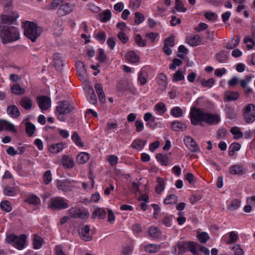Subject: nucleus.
I'll list each match as a JSON object with an SVG mask.
<instances>
[{
	"instance_id": "obj_1",
	"label": "nucleus",
	"mask_w": 255,
	"mask_h": 255,
	"mask_svg": "<svg viewBox=\"0 0 255 255\" xmlns=\"http://www.w3.org/2000/svg\"><path fill=\"white\" fill-rule=\"evenodd\" d=\"M13 15H3L1 17L0 36L3 44L17 40L20 38L17 28L11 25L18 15L15 12L13 13Z\"/></svg>"
},
{
	"instance_id": "obj_2",
	"label": "nucleus",
	"mask_w": 255,
	"mask_h": 255,
	"mask_svg": "<svg viewBox=\"0 0 255 255\" xmlns=\"http://www.w3.org/2000/svg\"><path fill=\"white\" fill-rule=\"evenodd\" d=\"M190 117L192 125H201L202 122L214 125L218 124L221 120L220 116L218 114H211L196 108L191 109Z\"/></svg>"
},
{
	"instance_id": "obj_3",
	"label": "nucleus",
	"mask_w": 255,
	"mask_h": 255,
	"mask_svg": "<svg viewBox=\"0 0 255 255\" xmlns=\"http://www.w3.org/2000/svg\"><path fill=\"white\" fill-rule=\"evenodd\" d=\"M74 110L75 106L73 103L67 101H61L57 103L55 113L59 121L64 122L67 116Z\"/></svg>"
},
{
	"instance_id": "obj_4",
	"label": "nucleus",
	"mask_w": 255,
	"mask_h": 255,
	"mask_svg": "<svg viewBox=\"0 0 255 255\" xmlns=\"http://www.w3.org/2000/svg\"><path fill=\"white\" fill-rule=\"evenodd\" d=\"M197 243L196 242L180 241L173 247L172 253L173 254L182 255L187 251H190L194 255H197Z\"/></svg>"
},
{
	"instance_id": "obj_5",
	"label": "nucleus",
	"mask_w": 255,
	"mask_h": 255,
	"mask_svg": "<svg viewBox=\"0 0 255 255\" xmlns=\"http://www.w3.org/2000/svg\"><path fill=\"white\" fill-rule=\"evenodd\" d=\"M24 34L32 42H34L41 35L42 29L33 22L26 21L23 25Z\"/></svg>"
},
{
	"instance_id": "obj_6",
	"label": "nucleus",
	"mask_w": 255,
	"mask_h": 255,
	"mask_svg": "<svg viewBox=\"0 0 255 255\" xmlns=\"http://www.w3.org/2000/svg\"><path fill=\"white\" fill-rule=\"evenodd\" d=\"M26 236L22 234L19 236L14 234H9L6 236L5 242L19 250L23 249L26 245Z\"/></svg>"
},
{
	"instance_id": "obj_7",
	"label": "nucleus",
	"mask_w": 255,
	"mask_h": 255,
	"mask_svg": "<svg viewBox=\"0 0 255 255\" xmlns=\"http://www.w3.org/2000/svg\"><path fill=\"white\" fill-rule=\"evenodd\" d=\"M84 81L83 90L87 99L90 104L96 105L97 103V98L94 89L88 80H85Z\"/></svg>"
},
{
	"instance_id": "obj_8",
	"label": "nucleus",
	"mask_w": 255,
	"mask_h": 255,
	"mask_svg": "<svg viewBox=\"0 0 255 255\" xmlns=\"http://www.w3.org/2000/svg\"><path fill=\"white\" fill-rule=\"evenodd\" d=\"M50 207L53 210H62L68 207L67 200L60 197H53L50 200Z\"/></svg>"
},
{
	"instance_id": "obj_9",
	"label": "nucleus",
	"mask_w": 255,
	"mask_h": 255,
	"mask_svg": "<svg viewBox=\"0 0 255 255\" xmlns=\"http://www.w3.org/2000/svg\"><path fill=\"white\" fill-rule=\"evenodd\" d=\"M243 117L247 123H252L255 121V106L249 104L243 110Z\"/></svg>"
},
{
	"instance_id": "obj_10",
	"label": "nucleus",
	"mask_w": 255,
	"mask_h": 255,
	"mask_svg": "<svg viewBox=\"0 0 255 255\" xmlns=\"http://www.w3.org/2000/svg\"><path fill=\"white\" fill-rule=\"evenodd\" d=\"M75 182L73 180H58L56 183V187L59 190L67 192L72 190L75 187Z\"/></svg>"
},
{
	"instance_id": "obj_11",
	"label": "nucleus",
	"mask_w": 255,
	"mask_h": 255,
	"mask_svg": "<svg viewBox=\"0 0 255 255\" xmlns=\"http://www.w3.org/2000/svg\"><path fill=\"white\" fill-rule=\"evenodd\" d=\"M36 100L38 107L41 111H46L51 107V101L47 96H38L36 98Z\"/></svg>"
},
{
	"instance_id": "obj_12",
	"label": "nucleus",
	"mask_w": 255,
	"mask_h": 255,
	"mask_svg": "<svg viewBox=\"0 0 255 255\" xmlns=\"http://www.w3.org/2000/svg\"><path fill=\"white\" fill-rule=\"evenodd\" d=\"M184 141L189 148V149L193 152H199L200 148L197 145L196 141L190 136H187L184 138Z\"/></svg>"
},
{
	"instance_id": "obj_13",
	"label": "nucleus",
	"mask_w": 255,
	"mask_h": 255,
	"mask_svg": "<svg viewBox=\"0 0 255 255\" xmlns=\"http://www.w3.org/2000/svg\"><path fill=\"white\" fill-rule=\"evenodd\" d=\"M73 10V6L71 4L67 2L61 3L57 11V14L60 16H63L69 13Z\"/></svg>"
},
{
	"instance_id": "obj_14",
	"label": "nucleus",
	"mask_w": 255,
	"mask_h": 255,
	"mask_svg": "<svg viewBox=\"0 0 255 255\" xmlns=\"http://www.w3.org/2000/svg\"><path fill=\"white\" fill-rule=\"evenodd\" d=\"M19 104L22 108L27 111L30 110L34 105L32 100L26 96L21 98Z\"/></svg>"
},
{
	"instance_id": "obj_15",
	"label": "nucleus",
	"mask_w": 255,
	"mask_h": 255,
	"mask_svg": "<svg viewBox=\"0 0 255 255\" xmlns=\"http://www.w3.org/2000/svg\"><path fill=\"white\" fill-rule=\"evenodd\" d=\"M81 239L85 242H89L92 240V235L89 225H86L82 229Z\"/></svg>"
},
{
	"instance_id": "obj_16",
	"label": "nucleus",
	"mask_w": 255,
	"mask_h": 255,
	"mask_svg": "<svg viewBox=\"0 0 255 255\" xmlns=\"http://www.w3.org/2000/svg\"><path fill=\"white\" fill-rule=\"evenodd\" d=\"M158 84L161 92L164 91L167 87V77L164 73H160L158 76Z\"/></svg>"
},
{
	"instance_id": "obj_17",
	"label": "nucleus",
	"mask_w": 255,
	"mask_h": 255,
	"mask_svg": "<svg viewBox=\"0 0 255 255\" xmlns=\"http://www.w3.org/2000/svg\"><path fill=\"white\" fill-rule=\"evenodd\" d=\"M1 130H9L14 132H16L14 126L12 124L7 121L0 119V131Z\"/></svg>"
},
{
	"instance_id": "obj_18",
	"label": "nucleus",
	"mask_w": 255,
	"mask_h": 255,
	"mask_svg": "<svg viewBox=\"0 0 255 255\" xmlns=\"http://www.w3.org/2000/svg\"><path fill=\"white\" fill-rule=\"evenodd\" d=\"M229 172L232 175H242L245 172V169L241 165L236 164L231 166L229 169Z\"/></svg>"
},
{
	"instance_id": "obj_19",
	"label": "nucleus",
	"mask_w": 255,
	"mask_h": 255,
	"mask_svg": "<svg viewBox=\"0 0 255 255\" xmlns=\"http://www.w3.org/2000/svg\"><path fill=\"white\" fill-rule=\"evenodd\" d=\"M94 87L100 102L102 103H104L106 101V97L103 91V85L100 83H97L95 84Z\"/></svg>"
},
{
	"instance_id": "obj_20",
	"label": "nucleus",
	"mask_w": 255,
	"mask_h": 255,
	"mask_svg": "<svg viewBox=\"0 0 255 255\" xmlns=\"http://www.w3.org/2000/svg\"><path fill=\"white\" fill-rule=\"evenodd\" d=\"M7 114L12 118H17L20 115L19 109L15 105H10L7 107Z\"/></svg>"
},
{
	"instance_id": "obj_21",
	"label": "nucleus",
	"mask_w": 255,
	"mask_h": 255,
	"mask_svg": "<svg viewBox=\"0 0 255 255\" xmlns=\"http://www.w3.org/2000/svg\"><path fill=\"white\" fill-rule=\"evenodd\" d=\"M187 43L191 46L199 45L201 42V38L199 35H196L186 38Z\"/></svg>"
},
{
	"instance_id": "obj_22",
	"label": "nucleus",
	"mask_w": 255,
	"mask_h": 255,
	"mask_svg": "<svg viewBox=\"0 0 255 255\" xmlns=\"http://www.w3.org/2000/svg\"><path fill=\"white\" fill-rule=\"evenodd\" d=\"M65 145V142H60L56 144H53L50 146L49 150L51 153H57L62 151Z\"/></svg>"
},
{
	"instance_id": "obj_23",
	"label": "nucleus",
	"mask_w": 255,
	"mask_h": 255,
	"mask_svg": "<svg viewBox=\"0 0 255 255\" xmlns=\"http://www.w3.org/2000/svg\"><path fill=\"white\" fill-rule=\"evenodd\" d=\"M146 143V140H143L140 139H136L133 140L131 144L132 148L140 150L143 148Z\"/></svg>"
},
{
	"instance_id": "obj_24",
	"label": "nucleus",
	"mask_w": 255,
	"mask_h": 255,
	"mask_svg": "<svg viewBox=\"0 0 255 255\" xmlns=\"http://www.w3.org/2000/svg\"><path fill=\"white\" fill-rule=\"evenodd\" d=\"M126 60L131 63H135L139 61V56L132 51H129L126 55Z\"/></svg>"
},
{
	"instance_id": "obj_25",
	"label": "nucleus",
	"mask_w": 255,
	"mask_h": 255,
	"mask_svg": "<svg viewBox=\"0 0 255 255\" xmlns=\"http://www.w3.org/2000/svg\"><path fill=\"white\" fill-rule=\"evenodd\" d=\"M161 249L160 245L150 244L144 247V250L149 254H154L158 252Z\"/></svg>"
},
{
	"instance_id": "obj_26",
	"label": "nucleus",
	"mask_w": 255,
	"mask_h": 255,
	"mask_svg": "<svg viewBox=\"0 0 255 255\" xmlns=\"http://www.w3.org/2000/svg\"><path fill=\"white\" fill-rule=\"evenodd\" d=\"M187 125L185 123L179 121H175L172 123L171 128L176 131H180L185 129Z\"/></svg>"
},
{
	"instance_id": "obj_27",
	"label": "nucleus",
	"mask_w": 255,
	"mask_h": 255,
	"mask_svg": "<svg viewBox=\"0 0 255 255\" xmlns=\"http://www.w3.org/2000/svg\"><path fill=\"white\" fill-rule=\"evenodd\" d=\"M53 60L54 62L55 67L59 70L61 67L63 65V58L59 53H55L53 55Z\"/></svg>"
},
{
	"instance_id": "obj_28",
	"label": "nucleus",
	"mask_w": 255,
	"mask_h": 255,
	"mask_svg": "<svg viewBox=\"0 0 255 255\" xmlns=\"http://www.w3.org/2000/svg\"><path fill=\"white\" fill-rule=\"evenodd\" d=\"M107 215L105 209L103 208H97L92 213V218L95 219L98 217L99 219H104Z\"/></svg>"
},
{
	"instance_id": "obj_29",
	"label": "nucleus",
	"mask_w": 255,
	"mask_h": 255,
	"mask_svg": "<svg viewBox=\"0 0 255 255\" xmlns=\"http://www.w3.org/2000/svg\"><path fill=\"white\" fill-rule=\"evenodd\" d=\"M225 97L228 101L237 100L239 98V93L238 92L227 91L225 93Z\"/></svg>"
},
{
	"instance_id": "obj_30",
	"label": "nucleus",
	"mask_w": 255,
	"mask_h": 255,
	"mask_svg": "<svg viewBox=\"0 0 255 255\" xmlns=\"http://www.w3.org/2000/svg\"><path fill=\"white\" fill-rule=\"evenodd\" d=\"M148 233L151 238L157 239L161 236V233L157 227L152 226L149 228Z\"/></svg>"
},
{
	"instance_id": "obj_31",
	"label": "nucleus",
	"mask_w": 255,
	"mask_h": 255,
	"mask_svg": "<svg viewBox=\"0 0 255 255\" xmlns=\"http://www.w3.org/2000/svg\"><path fill=\"white\" fill-rule=\"evenodd\" d=\"M112 14L109 9H106L99 14L100 20L102 22L108 21L111 18Z\"/></svg>"
},
{
	"instance_id": "obj_32",
	"label": "nucleus",
	"mask_w": 255,
	"mask_h": 255,
	"mask_svg": "<svg viewBox=\"0 0 255 255\" xmlns=\"http://www.w3.org/2000/svg\"><path fill=\"white\" fill-rule=\"evenodd\" d=\"M63 166L67 168H71L74 166V161L72 158L64 156L62 159Z\"/></svg>"
},
{
	"instance_id": "obj_33",
	"label": "nucleus",
	"mask_w": 255,
	"mask_h": 255,
	"mask_svg": "<svg viewBox=\"0 0 255 255\" xmlns=\"http://www.w3.org/2000/svg\"><path fill=\"white\" fill-rule=\"evenodd\" d=\"M154 110L159 115H163L166 111L165 105L162 102H158L154 106Z\"/></svg>"
},
{
	"instance_id": "obj_34",
	"label": "nucleus",
	"mask_w": 255,
	"mask_h": 255,
	"mask_svg": "<svg viewBox=\"0 0 255 255\" xmlns=\"http://www.w3.org/2000/svg\"><path fill=\"white\" fill-rule=\"evenodd\" d=\"M69 217L76 219L80 218V208L78 207H72L68 211Z\"/></svg>"
},
{
	"instance_id": "obj_35",
	"label": "nucleus",
	"mask_w": 255,
	"mask_h": 255,
	"mask_svg": "<svg viewBox=\"0 0 255 255\" xmlns=\"http://www.w3.org/2000/svg\"><path fill=\"white\" fill-rule=\"evenodd\" d=\"M3 194L9 196H13L17 194L15 188L9 186H6L3 188Z\"/></svg>"
},
{
	"instance_id": "obj_36",
	"label": "nucleus",
	"mask_w": 255,
	"mask_h": 255,
	"mask_svg": "<svg viewBox=\"0 0 255 255\" xmlns=\"http://www.w3.org/2000/svg\"><path fill=\"white\" fill-rule=\"evenodd\" d=\"M156 158L162 165H167L168 163V156L167 154H162L157 153L156 155Z\"/></svg>"
},
{
	"instance_id": "obj_37",
	"label": "nucleus",
	"mask_w": 255,
	"mask_h": 255,
	"mask_svg": "<svg viewBox=\"0 0 255 255\" xmlns=\"http://www.w3.org/2000/svg\"><path fill=\"white\" fill-rule=\"evenodd\" d=\"M147 78L148 74L147 71L143 70H141L138 76V80L139 81L140 84L141 85L145 84L147 82Z\"/></svg>"
},
{
	"instance_id": "obj_38",
	"label": "nucleus",
	"mask_w": 255,
	"mask_h": 255,
	"mask_svg": "<svg viewBox=\"0 0 255 255\" xmlns=\"http://www.w3.org/2000/svg\"><path fill=\"white\" fill-rule=\"evenodd\" d=\"M157 183V184L155 188V191L157 194H160L164 190V181L163 178L158 177Z\"/></svg>"
},
{
	"instance_id": "obj_39",
	"label": "nucleus",
	"mask_w": 255,
	"mask_h": 255,
	"mask_svg": "<svg viewBox=\"0 0 255 255\" xmlns=\"http://www.w3.org/2000/svg\"><path fill=\"white\" fill-rule=\"evenodd\" d=\"M43 239L38 235H35L33 241V248L35 249H39L41 248Z\"/></svg>"
},
{
	"instance_id": "obj_40",
	"label": "nucleus",
	"mask_w": 255,
	"mask_h": 255,
	"mask_svg": "<svg viewBox=\"0 0 255 255\" xmlns=\"http://www.w3.org/2000/svg\"><path fill=\"white\" fill-rule=\"evenodd\" d=\"M12 92L17 95H21L25 93V90L21 88L19 84H15L11 87Z\"/></svg>"
},
{
	"instance_id": "obj_41",
	"label": "nucleus",
	"mask_w": 255,
	"mask_h": 255,
	"mask_svg": "<svg viewBox=\"0 0 255 255\" xmlns=\"http://www.w3.org/2000/svg\"><path fill=\"white\" fill-rule=\"evenodd\" d=\"M244 42L247 44V48L249 50L253 49L255 46V39L250 36L245 37Z\"/></svg>"
},
{
	"instance_id": "obj_42",
	"label": "nucleus",
	"mask_w": 255,
	"mask_h": 255,
	"mask_svg": "<svg viewBox=\"0 0 255 255\" xmlns=\"http://www.w3.org/2000/svg\"><path fill=\"white\" fill-rule=\"evenodd\" d=\"M25 202L29 204L38 205L40 202V199L38 197L34 195H32L28 196L25 200Z\"/></svg>"
},
{
	"instance_id": "obj_43",
	"label": "nucleus",
	"mask_w": 255,
	"mask_h": 255,
	"mask_svg": "<svg viewBox=\"0 0 255 255\" xmlns=\"http://www.w3.org/2000/svg\"><path fill=\"white\" fill-rule=\"evenodd\" d=\"M35 130V126L30 122H27L26 124L25 131L27 134L29 136H31L33 135Z\"/></svg>"
},
{
	"instance_id": "obj_44",
	"label": "nucleus",
	"mask_w": 255,
	"mask_h": 255,
	"mask_svg": "<svg viewBox=\"0 0 255 255\" xmlns=\"http://www.w3.org/2000/svg\"><path fill=\"white\" fill-rule=\"evenodd\" d=\"M231 132L234 135L235 139H239L243 136V133L241 131L238 127H233L230 130Z\"/></svg>"
},
{
	"instance_id": "obj_45",
	"label": "nucleus",
	"mask_w": 255,
	"mask_h": 255,
	"mask_svg": "<svg viewBox=\"0 0 255 255\" xmlns=\"http://www.w3.org/2000/svg\"><path fill=\"white\" fill-rule=\"evenodd\" d=\"M177 202V197L174 194H170L166 197L164 200L165 204H175Z\"/></svg>"
},
{
	"instance_id": "obj_46",
	"label": "nucleus",
	"mask_w": 255,
	"mask_h": 255,
	"mask_svg": "<svg viewBox=\"0 0 255 255\" xmlns=\"http://www.w3.org/2000/svg\"><path fill=\"white\" fill-rule=\"evenodd\" d=\"M54 34L56 36H59L63 31V27L61 26V24L60 23L59 21L56 22L54 23L53 26Z\"/></svg>"
},
{
	"instance_id": "obj_47",
	"label": "nucleus",
	"mask_w": 255,
	"mask_h": 255,
	"mask_svg": "<svg viewBox=\"0 0 255 255\" xmlns=\"http://www.w3.org/2000/svg\"><path fill=\"white\" fill-rule=\"evenodd\" d=\"M171 115L175 118H179L182 116L183 112L179 107H175L171 110Z\"/></svg>"
},
{
	"instance_id": "obj_48",
	"label": "nucleus",
	"mask_w": 255,
	"mask_h": 255,
	"mask_svg": "<svg viewBox=\"0 0 255 255\" xmlns=\"http://www.w3.org/2000/svg\"><path fill=\"white\" fill-rule=\"evenodd\" d=\"M175 8L179 12H185L187 10V8L184 6L183 3L180 0H175Z\"/></svg>"
},
{
	"instance_id": "obj_49",
	"label": "nucleus",
	"mask_w": 255,
	"mask_h": 255,
	"mask_svg": "<svg viewBox=\"0 0 255 255\" xmlns=\"http://www.w3.org/2000/svg\"><path fill=\"white\" fill-rule=\"evenodd\" d=\"M12 2L11 1H9L6 4V5H5V6L4 7V10L5 12H7V14H3V15L13 16L14 12L17 13L16 11H13L12 10ZM3 16V15H2L1 16Z\"/></svg>"
},
{
	"instance_id": "obj_50",
	"label": "nucleus",
	"mask_w": 255,
	"mask_h": 255,
	"mask_svg": "<svg viewBox=\"0 0 255 255\" xmlns=\"http://www.w3.org/2000/svg\"><path fill=\"white\" fill-rule=\"evenodd\" d=\"M239 239L238 235L235 231H232L229 233V239L227 241V244H231L236 242Z\"/></svg>"
},
{
	"instance_id": "obj_51",
	"label": "nucleus",
	"mask_w": 255,
	"mask_h": 255,
	"mask_svg": "<svg viewBox=\"0 0 255 255\" xmlns=\"http://www.w3.org/2000/svg\"><path fill=\"white\" fill-rule=\"evenodd\" d=\"M197 239L200 243L205 244L209 240V236L207 233L202 232L197 235Z\"/></svg>"
},
{
	"instance_id": "obj_52",
	"label": "nucleus",
	"mask_w": 255,
	"mask_h": 255,
	"mask_svg": "<svg viewBox=\"0 0 255 255\" xmlns=\"http://www.w3.org/2000/svg\"><path fill=\"white\" fill-rule=\"evenodd\" d=\"M200 82L203 87L211 88L215 83V80L214 78H210L208 80L202 79Z\"/></svg>"
},
{
	"instance_id": "obj_53",
	"label": "nucleus",
	"mask_w": 255,
	"mask_h": 255,
	"mask_svg": "<svg viewBox=\"0 0 255 255\" xmlns=\"http://www.w3.org/2000/svg\"><path fill=\"white\" fill-rule=\"evenodd\" d=\"M0 207L2 210L6 212L11 211L12 209L10 203L7 201H1L0 203Z\"/></svg>"
},
{
	"instance_id": "obj_54",
	"label": "nucleus",
	"mask_w": 255,
	"mask_h": 255,
	"mask_svg": "<svg viewBox=\"0 0 255 255\" xmlns=\"http://www.w3.org/2000/svg\"><path fill=\"white\" fill-rule=\"evenodd\" d=\"M184 78V76L182 72L180 71H178L173 75L172 81L173 82H176L183 80Z\"/></svg>"
},
{
	"instance_id": "obj_55",
	"label": "nucleus",
	"mask_w": 255,
	"mask_h": 255,
	"mask_svg": "<svg viewBox=\"0 0 255 255\" xmlns=\"http://www.w3.org/2000/svg\"><path fill=\"white\" fill-rule=\"evenodd\" d=\"M241 206V201L239 199H234L231 203L229 204L228 209L231 210H235L239 208Z\"/></svg>"
},
{
	"instance_id": "obj_56",
	"label": "nucleus",
	"mask_w": 255,
	"mask_h": 255,
	"mask_svg": "<svg viewBox=\"0 0 255 255\" xmlns=\"http://www.w3.org/2000/svg\"><path fill=\"white\" fill-rule=\"evenodd\" d=\"M97 59L100 62L102 63L105 62L106 60L107 56L105 53L104 50L102 48L98 49Z\"/></svg>"
},
{
	"instance_id": "obj_57",
	"label": "nucleus",
	"mask_w": 255,
	"mask_h": 255,
	"mask_svg": "<svg viewBox=\"0 0 255 255\" xmlns=\"http://www.w3.org/2000/svg\"><path fill=\"white\" fill-rule=\"evenodd\" d=\"M63 2V0H53L49 5V9L51 10L56 9L58 7H60Z\"/></svg>"
},
{
	"instance_id": "obj_58",
	"label": "nucleus",
	"mask_w": 255,
	"mask_h": 255,
	"mask_svg": "<svg viewBox=\"0 0 255 255\" xmlns=\"http://www.w3.org/2000/svg\"><path fill=\"white\" fill-rule=\"evenodd\" d=\"M134 40L136 44L138 46L144 47L146 46V41L142 38L140 35H136L135 37Z\"/></svg>"
},
{
	"instance_id": "obj_59",
	"label": "nucleus",
	"mask_w": 255,
	"mask_h": 255,
	"mask_svg": "<svg viewBox=\"0 0 255 255\" xmlns=\"http://www.w3.org/2000/svg\"><path fill=\"white\" fill-rule=\"evenodd\" d=\"M43 182L45 184H48L52 179V175L50 170L45 171L43 176Z\"/></svg>"
},
{
	"instance_id": "obj_60",
	"label": "nucleus",
	"mask_w": 255,
	"mask_h": 255,
	"mask_svg": "<svg viewBox=\"0 0 255 255\" xmlns=\"http://www.w3.org/2000/svg\"><path fill=\"white\" fill-rule=\"evenodd\" d=\"M134 22L136 24H139L144 20L143 15L139 12H136L134 13Z\"/></svg>"
},
{
	"instance_id": "obj_61",
	"label": "nucleus",
	"mask_w": 255,
	"mask_h": 255,
	"mask_svg": "<svg viewBox=\"0 0 255 255\" xmlns=\"http://www.w3.org/2000/svg\"><path fill=\"white\" fill-rule=\"evenodd\" d=\"M230 249L234 251V254L235 255H243L244 254L243 250L239 245H236L233 247H230Z\"/></svg>"
},
{
	"instance_id": "obj_62",
	"label": "nucleus",
	"mask_w": 255,
	"mask_h": 255,
	"mask_svg": "<svg viewBox=\"0 0 255 255\" xmlns=\"http://www.w3.org/2000/svg\"><path fill=\"white\" fill-rule=\"evenodd\" d=\"M96 38L100 42L103 43L106 39V33L103 31H100L95 36Z\"/></svg>"
},
{
	"instance_id": "obj_63",
	"label": "nucleus",
	"mask_w": 255,
	"mask_h": 255,
	"mask_svg": "<svg viewBox=\"0 0 255 255\" xmlns=\"http://www.w3.org/2000/svg\"><path fill=\"white\" fill-rule=\"evenodd\" d=\"M197 246L196 250V252L197 253V255H201L200 254V252H203L204 253L205 255H210V251L209 249H208L207 248L201 246L199 244L197 243Z\"/></svg>"
},
{
	"instance_id": "obj_64",
	"label": "nucleus",
	"mask_w": 255,
	"mask_h": 255,
	"mask_svg": "<svg viewBox=\"0 0 255 255\" xmlns=\"http://www.w3.org/2000/svg\"><path fill=\"white\" fill-rule=\"evenodd\" d=\"M54 252L55 255H67L61 245L56 246L54 249Z\"/></svg>"
}]
</instances>
